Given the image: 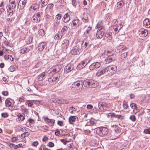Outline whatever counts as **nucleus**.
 Masks as SVG:
<instances>
[{
	"label": "nucleus",
	"mask_w": 150,
	"mask_h": 150,
	"mask_svg": "<svg viewBox=\"0 0 150 150\" xmlns=\"http://www.w3.org/2000/svg\"><path fill=\"white\" fill-rule=\"evenodd\" d=\"M111 34L110 33H106L104 37V39L108 42H110L112 39V36L111 35Z\"/></svg>",
	"instance_id": "12"
},
{
	"label": "nucleus",
	"mask_w": 150,
	"mask_h": 150,
	"mask_svg": "<svg viewBox=\"0 0 150 150\" xmlns=\"http://www.w3.org/2000/svg\"><path fill=\"white\" fill-rule=\"evenodd\" d=\"M103 30H98L96 34V37L99 38H101L104 34V32L103 31Z\"/></svg>",
	"instance_id": "8"
},
{
	"label": "nucleus",
	"mask_w": 150,
	"mask_h": 150,
	"mask_svg": "<svg viewBox=\"0 0 150 150\" xmlns=\"http://www.w3.org/2000/svg\"><path fill=\"white\" fill-rule=\"evenodd\" d=\"M115 60V59H113L112 57H108L105 59L104 62L106 64H108Z\"/></svg>",
	"instance_id": "24"
},
{
	"label": "nucleus",
	"mask_w": 150,
	"mask_h": 150,
	"mask_svg": "<svg viewBox=\"0 0 150 150\" xmlns=\"http://www.w3.org/2000/svg\"><path fill=\"white\" fill-rule=\"evenodd\" d=\"M76 109L74 107H73L69 108L66 109V111H69L70 112H73L76 111Z\"/></svg>",
	"instance_id": "34"
},
{
	"label": "nucleus",
	"mask_w": 150,
	"mask_h": 150,
	"mask_svg": "<svg viewBox=\"0 0 150 150\" xmlns=\"http://www.w3.org/2000/svg\"><path fill=\"white\" fill-rule=\"evenodd\" d=\"M30 23L31 21H30V19L29 18H27V19L25 23L27 25H28L30 24Z\"/></svg>",
	"instance_id": "60"
},
{
	"label": "nucleus",
	"mask_w": 150,
	"mask_h": 150,
	"mask_svg": "<svg viewBox=\"0 0 150 150\" xmlns=\"http://www.w3.org/2000/svg\"><path fill=\"white\" fill-rule=\"evenodd\" d=\"M130 107L132 109H133V112H134V109H136L137 108V106L136 104L135 103H131L130 104Z\"/></svg>",
	"instance_id": "51"
},
{
	"label": "nucleus",
	"mask_w": 150,
	"mask_h": 150,
	"mask_svg": "<svg viewBox=\"0 0 150 150\" xmlns=\"http://www.w3.org/2000/svg\"><path fill=\"white\" fill-rule=\"evenodd\" d=\"M70 19L69 14L67 13L64 16L63 18V21L64 23H67L69 21Z\"/></svg>",
	"instance_id": "20"
},
{
	"label": "nucleus",
	"mask_w": 150,
	"mask_h": 150,
	"mask_svg": "<svg viewBox=\"0 0 150 150\" xmlns=\"http://www.w3.org/2000/svg\"><path fill=\"white\" fill-rule=\"evenodd\" d=\"M74 66L71 64H68L64 68L65 73H67L71 71L74 69Z\"/></svg>",
	"instance_id": "3"
},
{
	"label": "nucleus",
	"mask_w": 150,
	"mask_h": 150,
	"mask_svg": "<svg viewBox=\"0 0 150 150\" xmlns=\"http://www.w3.org/2000/svg\"><path fill=\"white\" fill-rule=\"evenodd\" d=\"M84 67H83V65L80 62L77 66V69L78 70H80L82 68Z\"/></svg>",
	"instance_id": "53"
},
{
	"label": "nucleus",
	"mask_w": 150,
	"mask_h": 150,
	"mask_svg": "<svg viewBox=\"0 0 150 150\" xmlns=\"http://www.w3.org/2000/svg\"><path fill=\"white\" fill-rule=\"evenodd\" d=\"M68 146V150H77L76 148L73 146L72 144H69Z\"/></svg>",
	"instance_id": "31"
},
{
	"label": "nucleus",
	"mask_w": 150,
	"mask_h": 150,
	"mask_svg": "<svg viewBox=\"0 0 150 150\" xmlns=\"http://www.w3.org/2000/svg\"><path fill=\"white\" fill-rule=\"evenodd\" d=\"M104 54L105 55H107L108 57H112L113 53L109 51H105L104 52Z\"/></svg>",
	"instance_id": "42"
},
{
	"label": "nucleus",
	"mask_w": 150,
	"mask_h": 150,
	"mask_svg": "<svg viewBox=\"0 0 150 150\" xmlns=\"http://www.w3.org/2000/svg\"><path fill=\"white\" fill-rule=\"evenodd\" d=\"M72 90L75 92L76 91V90L75 88H76V87H77V90L79 89L80 88H82L83 86V83H82V81H78L74 82L72 84Z\"/></svg>",
	"instance_id": "1"
},
{
	"label": "nucleus",
	"mask_w": 150,
	"mask_h": 150,
	"mask_svg": "<svg viewBox=\"0 0 150 150\" xmlns=\"http://www.w3.org/2000/svg\"><path fill=\"white\" fill-rule=\"evenodd\" d=\"M36 18V16H35L34 15L32 18L31 20L33 22H36V23H38L39 22V20H38V19L37 18Z\"/></svg>",
	"instance_id": "44"
},
{
	"label": "nucleus",
	"mask_w": 150,
	"mask_h": 150,
	"mask_svg": "<svg viewBox=\"0 0 150 150\" xmlns=\"http://www.w3.org/2000/svg\"><path fill=\"white\" fill-rule=\"evenodd\" d=\"M139 33V35L142 37H144L146 36L148 34V32L147 30H144L140 31Z\"/></svg>",
	"instance_id": "18"
},
{
	"label": "nucleus",
	"mask_w": 150,
	"mask_h": 150,
	"mask_svg": "<svg viewBox=\"0 0 150 150\" xmlns=\"http://www.w3.org/2000/svg\"><path fill=\"white\" fill-rule=\"evenodd\" d=\"M124 4L123 1H119L117 3V7L118 8H121L123 6Z\"/></svg>",
	"instance_id": "35"
},
{
	"label": "nucleus",
	"mask_w": 150,
	"mask_h": 150,
	"mask_svg": "<svg viewBox=\"0 0 150 150\" xmlns=\"http://www.w3.org/2000/svg\"><path fill=\"white\" fill-rule=\"evenodd\" d=\"M143 24L145 27L147 28L150 27V22L148 18H146L143 21Z\"/></svg>",
	"instance_id": "21"
},
{
	"label": "nucleus",
	"mask_w": 150,
	"mask_h": 150,
	"mask_svg": "<svg viewBox=\"0 0 150 150\" xmlns=\"http://www.w3.org/2000/svg\"><path fill=\"white\" fill-rule=\"evenodd\" d=\"M18 116V119L19 120L22 121L25 119V117L22 115L20 113H19L17 115Z\"/></svg>",
	"instance_id": "41"
},
{
	"label": "nucleus",
	"mask_w": 150,
	"mask_h": 150,
	"mask_svg": "<svg viewBox=\"0 0 150 150\" xmlns=\"http://www.w3.org/2000/svg\"><path fill=\"white\" fill-rule=\"evenodd\" d=\"M26 3L27 0H20L19 1V3L20 4L21 8L23 9Z\"/></svg>",
	"instance_id": "17"
},
{
	"label": "nucleus",
	"mask_w": 150,
	"mask_h": 150,
	"mask_svg": "<svg viewBox=\"0 0 150 150\" xmlns=\"http://www.w3.org/2000/svg\"><path fill=\"white\" fill-rule=\"evenodd\" d=\"M32 49V48L31 47H28L27 48H25L26 53L28 52L29 51L31 50Z\"/></svg>",
	"instance_id": "57"
},
{
	"label": "nucleus",
	"mask_w": 150,
	"mask_h": 150,
	"mask_svg": "<svg viewBox=\"0 0 150 150\" xmlns=\"http://www.w3.org/2000/svg\"><path fill=\"white\" fill-rule=\"evenodd\" d=\"M52 100L53 102L55 103H60V99H53Z\"/></svg>",
	"instance_id": "50"
},
{
	"label": "nucleus",
	"mask_w": 150,
	"mask_h": 150,
	"mask_svg": "<svg viewBox=\"0 0 150 150\" xmlns=\"http://www.w3.org/2000/svg\"><path fill=\"white\" fill-rule=\"evenodd\" d=\"M108 117L111 118H117L118 119H122L124 116L120 115H116L115 113H108Z\"/></svg>",
	"instance_id": "6"
},
{
	"label": "nucleus",
	"mask_w": 150,
	"mask_h": 150,
	"mask_svg": "<svg viewBox=\"0 0 150 150\" xmlns=\"http://www.w3.org/2000/svg\"><path fill=\"white\" fill-rule=\"evenodd\" d=\"M144 133L146 134H150V128L144 130Z\"/></svg>",
	"instance_id": "58"
},
{
	"label": "nucleus",
	"mask_w": 150,
	"mask_h": 150,
	"mask_svg": "<svg viewBox=\"0 0 150 150\" xmlns=\"http://www.w3.org/2000/svg\"><path fill=\"white\" fill-rule=\"evenodd\" d=\"M124 82L123 81H118L117 82L115 83V84L117 87H119L120 86H122L124 84Z\"/></svg>",
	"instance_id": "36"
},
{
	"label": "nucleus",
	"mask_w": 150,
	"mask_h": 150,
	"mask_svg": "<svg viewBox=\"0 0 150 150\" xmlns=\"http://www.w3.org/2000/svg\"><path fill=\"white\" fill-rule=\"evenodd\" d=\"M22 145V144H19L17 145H15V146L14 147V149H17L20 147H23Z\"/></svg>",
	"instance_id": "61"
},
{
	"label": "nucleus",
	"mask_w": 150,
	"mask_h": 150,
	"mask_svg": "<svg viewBox=\"0 0 150 150\" xmlns=\"http://www.w3.org/2000/svg\"><path fill=\"white\" fill-rule=\"evenodd\" d=\"M68 28L67 26H64L62 28L61 30V33L64 35L66 33L67 31Z\"/></svg>",
	"instance_id": "38"
},
{
	"label": "nucleus",
	"mask_w": 150,
	"mask_h": 150,
	"mask_svg": "<svg viewBox=\"0 0 150 150\" xmlns=\"http://www.w3.org/2000/svg\"><path fill=\"white\" fill-rule=\"evenodd\" d=\"M110 68V66H109L105 68V71H106V75H107L110 74L112 73V71L111 70V69Z\"/></svg>",
	"instance_id": "30"
},
{
	"label": "nucleus",
	"mask_w": 150,
	"mask_h": 150,
	"mask_svg": "<svg viewBox=\"0 0 150 150\" xmlns=\"http://www.w3.org/2000/svg\"><path fill=\"white\" fill-rule=\"evenodd\" d=\"M78 117L75 116H71L69 119V123L73 124V122H75L76 120H78Z\"/></svg>",
	"instance_id": "14"
},
{
	"label": "nucleus",
	"mask_w": 150,
	"mask_h": 150,
	"mask_svg": "<svg viewBox=\"0 0 150 150\" xmlns=\"http://www.w3.org/2000/svg\"><path fill=\"white\" fill-rule=\"evenodd\" d=\"M7 58L10 59L11 61H13V58L11 55H8L7 56Z\"/></svg>",
	"instance_id": "64"
},
{
	"label": "nucleus",
	"mask_w": 150,
	"mask_h": 150,
	"mask_svg": "<svg viewBox=\"0 0 150 150\" xmlns=\"http://www.w3.org/2000/svg\"><path fill=\"white\" fill-rule=\"evenodd\" d=\"M91 61V59H86L84 60L81 62L83 65V67H84L86 66Z\"/></svg>",
	"instance_id": "23"
},
{
	"label": "nucleus",
	"mask_w": 150,
	"mask_h": 150,
	"mask_svg": "<svg viewBox=\"0 0 150 150\" xmlns=\"http://www.w3.org/2000/svg\"><path fill=\"white\" fill-rule=\"evenodd\" d=\"M45 122H47L50 126H53L54 125V120L53 119H49L47 117H44Z\"/></svg>",
	"instance_id": "10"
},
{
	"label": "nucleus",
	"mask_w": 150,
	"mask_h": 150,
	"mask_svg": "<svg viewBox=\"0 0 150 150\" xmlns=\"http://www.w3.org/2000/svg\"><path fill=\"white\" fill-rule=\"evenodd\" d=\"M49 0H41L39 2L41 7H44L48 3Z\"/></svg>",
	"instance_id": "22"
},
{
	"label": "nucleus",
	"mask_w": 150,
	"mask_h": 150,
	"mask_svg": "<svg viewBox=\"0 0 150 150\" xmlns=\"http://www.w3.org/2000/svg\"><path fill=\"white\" fill-rule=\"evenodd\" d=\"M79 21L78 19H74L72 21V23H71V25L72 28L75 29L76 28L79 26Z\"/></svg>",
	"instance_id": "5"
},
{
	"label": "nucleus",
	"mask_w": 150,
	"mask_h": 150,
	"mask_svg": "<svg viewBox=\"0 0 150 150\" xmlns=\"http://www.w3.org/2000/svg\"><path fill=\"white\" fill-rule=\"evenodd\" d=\"M69 103V101L67 100L63 99H60V104H67Z\"/></svg>",
	"instance_id": "40"
},
{
	"label": "nucleus",
	"mask_w": 150,
	"mask_h": 150,
	"mask_svg": "<svg viewBox=\"0 0 150 150\" xmlns=\"http://www.w3.org/2000/svg\"><path fill=\"white\" fill-rule=\"evenodd\" d=\"M91 45L90 40H88V39L86 40L83 42L82 44V46L83 47H84L85 48L87 47H89Z\"/></svg>",
	"instance_id": "11"
},
{
	"label": "nucleus",
	"mask_w": 150,
	"mask_h": 150,
	"mask_svg": "<svg viewBox=\"0 0 150 150\" xmlns=\"http://www.w3.org/2000/svg\"><path fill=\"white\" fill-rule=\"evenodd\" d=\"M71 52L72 55H74L79 54V52L77 47L75 46L74 47L71 51Z\"/></svg>",
	"instance_id": "13"
},
{
	"label": "nucleus",
	"mask_w": 150,
	"mask_h": 150,
	"mask_svg": "<svg viewBox=\"0 0 150 150\" xmlns=\"http://www.w3.org/2000/svg\"><path fill=\"white\" fill-rule=\"evenodd\" d=\"M53 6V4H48L45 10L46 12L47 13L49 12L51 9L52 8Z\"/></svg>",
	"instance_id": "27"
},
{
	"label": "nucleus",
	"mask_w": 150,
	"mask_h": 150,
	"mask_svg": "<svg viewBox=\"0 0 150 150\" xmlns=\"http://www.w3.org/2000/svg\"><path fill=\"white\" fill-rule=\"evenodd\" d=\"M62 133H63L62 135H67L68 134V132H67V129L64 130L62 131Z\"/></svg>",
	"instance_id": "56"
},
{
	"label": "nucleus",
	"mask_w": 150,
	"mask_h": 150,
	"mask_svg": "<svg viewBox=\"0 0 150 150\" xmlns=\"http://www.w3.org/2000/svg\"><path fill=\"white\" fill-rule=\"evenodd\" d=\"M117 23L118 22L117 21V19H115L113 20L112 23V25L113 26L117 24Z\"/></svg>",
	"instance_id": "59"
},
{
	"label": "nucleus",
	"mask_w": 150,
	"mask_h": 150,
	"mask_svg": "<svg viewBox=\"0 0 150 150\" xmlns=\"http://www.w3.org/2000/svg\"><path fill=\"white\" fill-rule=\"evenodd\" d=\"M91 87L95 88L98 85V83L96 81L93 80H90Z\"/></svg>",
	"instance_id": "25"
},
{
	"label": "nucleus",
	"mask_w": 150,
	"mask_h": 150,
	"mask_svg": "<svg viewBox=\"0 0 150 150\" xmlns=\"http://www.w3.org/2000/svg\"><path fill=\"white\" fill-rule=\"evenodd\" d=\"M110 68L112 71V73H115L116 72L117 70V67L115 65H112L110 66Z\"/></svg>",
	"instance_id": "37"
},
{
	"label": "nucleus",
	"mask_w": 150,
	"mask_h": 150,
	"mask_svg": "<svg viewBox=\"0 0 150 150\" xmlns=\"http://www.w3.org/2000/svg\"><path fill=\"white\" fill-rule=\"evenodd\" d=\"M105 73V74H106L105 68L102 69H99L96 73V75L97 76L99 77Z\"/></svg>",
	"instance_id": "15"
},
{
	"label": "nucleus",
	"mask_w": 150,
	"mask_h": 150,
	"mask_svg": "<svg viewBox=\"0 0 150 150\" xmlns=\"http://www.w3.org/2000/svg\"><path fill=\"white\" fill-rule=\"evenodd\" d=\"M39 7V5L36 4H33L30 7V10H36L38 9Z\"/></svg>",
	"instance_id": "26"
},
{
	"label": "nucleus",
	"mask_w": 150,
	"mask_h": 150,
	"mask_svg": "<svg viewBox=\"0 0 150 150\" xmlns=\"http://www.w3.org/2000/svg\"><path fill=\"white\" fill-rule=\"evenodd\" d=\"M46 42H42L40 43L39 45V49L40 51H42L45 47V45H46Z\"/></svg>",
	"instance_id": "28"
},
{
	"label": "nucleus",
	"mask_w": 150,
	"mask_h": 150,
	"mask_svg": "<svg viewBox=\"0 0 150 150\" xmlns=\"http://www.w3.org/2000/svg\"><path fill=\"white\" fill-rule=\"evenodd\" d=\"M29 133L28 132H26L24 133L21 135V138H24L25 137H28L29 135Z\"/></svg>",
	"instance_id": "48"
},
{
	"label": "nucleus",
	"mask_w": 150,
	"mask_h": 150,
	"mask_svg": "<svg viewBox=\"0 0 150 150\" xmlns=\"http://www.w3.org/2000/svg\"><path fill=\"white\" fill-rule=\"evenodd\" d=\"M45 75V72H43L42 73L39 75L38 76V79L39 81H42L44 79V76Z\"/></svg>",
	"instance_id": "33"
},
{
	"label": "nucleus",
	"mask_w": 150,
	"mask_h": 150,
	"mask_svg": "<svg viewBox=\"0 0 150 150\" xmlns=\"http://www.w3.org/2000/svg\"><path fill=\"white\" fill-rule=\"evenodd\" d=\"M35 101L34 100H28L25 104L26 105L27 103V105L28 106H31L33 104V103Z\"/></svg>",
	"instance_id": "46"
},
{
	"label": "nucleus",
	"mask_w": 150,
	"mask_h": 150,
	"mask_svg": "<svg viewBox=\"0 0 150 150\" xmlns=\"http://www.w3.org/2000/svg\"><path fill=\"white\" fill-rule=\"evenodd\" d=\"M9 7H10V8H12V9H13L15 8L16 5L15 4H9Z\"/></svg>",
	"instance_id": "55"
},
{
	"label": "nucleus",
	"mask_w": 150,
	"mask_h": 150,
	"mask_svg": "<svg viewBox=\"0 0 150 150\" xmlns=\"http://www.w3.org/2000/svg\"><path fill=\"white\" fill-rule=\"evenodd\" d=\"M127 56V53H124L122 54L120 57V58L122 59H123L124 58Z\"/></svg>",
	"instance_id": "47"
},
{
	"label": "nucleus",
	"mask_w": 150,
	"mask_h": 150,
	"mask_svg": "<svg viewBox=\"0 0 150 150\" xmlns=\"http://www.w3.org/2000/svg\"><path fill=\"white\" fill-rule=\"evenodd\" d=\"M16 66L15 65H12L10 66L8 68L9 70L12 72L16 70Z\"/></svg>",
	"instance_id": "43"
},
{
	"label": "nucleus",
	"mask_w": 150,
	"mask_h": 150,
	"mask_svg": "<svg viewBox=\"0 0 150 150\" xmlns=\"http://www.w3.org/2000/svg\"><path fill=\"white\" fill-rule=\"evenodd\" d=\"M62 17L61 14H58L56 15L55 16V19L57 21L60 20Z\"/></svg>",
	"instance_id": "52"
},
{
	"label": "nucleus",
	"mask_w": 150,
	"mask_h": 150,
	"mask_svg": "<svg viewBox=\"0 0 150 150\" xmlns=\"http://www.w3.org/2000/svg\"><path fill=\"white\" fill-rule=\"evenodd\" d=\"M58 67V66H56V68L55 69H54L52 71V74H53L54 73H56L57 72H58L59 70V69H57V68Z\"/></svg>",
	"instance_id": "54"
},
{
	"label": "nucleus",
	"mask_w": 150,
	"mask_h": 150,
	"mask_svg": "<svg viewBox=\"0 0 150 150\" xmlns=\"http://www.w3.org/2000/svg\"><path fill=\"white\" fill-rule=\"evenodd\" d=\"M108 129L104 127L98 129L96 130L97 133L102 137L108 134Z\"/></svg>",
	"instance_id": "2"
},
{
	"label": "nucleus",
	"mask_w": 150,
	"mask_h": 150,
	"mask_svg": "<svg viewBox=\"0 0 150 150\" xmlns=\"http://www.w3.org/2000/svg\"><path fill=\"white\" fill-rule=\"evenodd\" d=\"M83 85L87 88L91 87L90 80H86L84 81H82Z\"/></svg>",
	"instance_id": "16"
},
{
	"label": "nucleus",
	"mask_w": 150,
	"mask_h": 150,
	"mask_svg": "<svg viewBox=\"0 0 150 150\" xmlns=\"http://www.w3.org/2000/svg\"><path fill=\"white\" fill-rule=\"evenodd\" d=\"M91 30V27H88L86 31L84 32V34L86 35V34H89Z\"/></svg>",
	"instance_id": "49"
},
{
	"label": "nucleus",
	"mask_w": 150,
	"mask_h": 150,
	"mask_svg": "<svg viewBox=\"0 0 150 150\" xmlns=\"http://www.w3.org/2000/svg\"><path fill=\"white\" fill-rule=\"evenodd\" d=\"M5 104L6 106L9 107L11 105V103L9 100L7 99L5 101Z\"/></svg>",
	"instance_id": "45"
},
{
	"label": "nucleus",
	"mask_w": 150,
	"mask_h": 150,
	"mask_svg": "<svg viewBox=\"0 0 150 150\" xmlns=\"http://www.w3.org/2000/svg\"><path fill=\"white\" fill-rule=\"evenodd\" d=\"M63 35V34H62L61 33H58L55 35L54 38L56 40H59L62 38Z\"/></svg>",
	"instance_id": "29"
},
{
	"label": "nucleus",
	"mask_w": 150,
	"mask_h": 150,
	"mask_svg": "<svg viewBox=\"0 0 150 150\" xmlns=\"http://www.w3.org/2000/svg\"><path fill=\"white\" fill-rule=\"evenodd\" d=\"M83 5L85 6L87 5V4L89 5H90V2L89 0H83ZM89 8V6L88 5L86 7V9H87Z\"/></svg>",
	"instance_id": "32"
},
{
	"label": "nucleus",
	"mask_w": 150,
	"mask_h": 150,
	"mask_svg": "<svg viewBox=\"0 0 150 150\" xmlns=\"http://www.w3.org/2000/svg\"><path fill=\"white\" fill-rule=\"evenodd\" d=\"M96 28L98 30H104L103 29V27L102 24V21H100L98 22L96 26Z\"/></svg>",
	"instance_id": "19"
},
{
	"label": "nucleus",
	"mask_w": 150,
	"mask_h": 150,
	"mask_svg": "<svg viewBox=\"0 0 150 150\" xmlns=\"http://www.w3.org/2000/svg\"><path fill=\"white\" fill-rule=\"evenodd\" d=\"M69 45V40H64L62 42L61 46L63 48L66 49L68 48Z\"/></svg>",
	"instance_id": "7"
},
{
	"label": "nucleus",
	"mask_w": 150,
	"mask_h": 150,
	"mask_svg": "<svg viewBox=\"0 0 150 150\" xmlns=\"http://www.w3.org/2000/svg\"><path fill=\"white\" fill-rule=\"evenodd\" d=\"M100 66V63L98 62H94L89 67V69L91 70H93L95 68H99Z\"/></svg>",
	"instance_id": "4"
},
{
	"label": "nucleus",
	"mask_w": 150,
	"mask_h": 150,
	"mask_svg": "<svg viewBox=\"0 0 150 150\" xmlns=\"http://www.w3.org/2000/svg\"><path fill=\"white\" fill-rule=\"evenodd\" d=\"M130 118L133 121H135L136 120L135 116L133 115L131 116L130 117Z\"/></svg>",
	"instance_id": "62"
},
{
	"label": "nucleus",
	"mask_w": 150,
	"mask_h": 150,
	"mask_svg": "<svg viewBox=\"0 0 150 150\" xmlns=\"http://www.w3.org/2000/svg\"><path fill=\"white\" fill-rule=\"evenodd\" d=\"M42 13H37L35 14V15L36 16V18L38 19V20H39V22L40 20V18H41V16L42 15Z\"/></svg>",
	"instance_id": "39"
},
{
	"label": "nucleus",
	"mask_w": 150,
	"mask_h": 150,
	"mask_svg": "<svg viewBox=\"0 0 150 150\" xmlns=\"http://www.w3.org/2000/svg\"><path fill=\"white\" fill-rule=\"evenodd\" d=\"M59 78L57 76L54 74L52 76L48 79V81L50 82H54L58 80Z\"/></svg>",
	"instance_id": "9"
},
{
	"label": "nucleus",
	"mask_w": 150,
	"mask_h": 150,
	"mask_svg": "<svg viewBox=\"0 0 150 150\" xmlns=\"http://www.w3.org/2000/svg\"><path fill=\"white\" fill-rule=\"evenodd\" d=\"M4 9L3 8H0V17L2 16V14L4 11Z\"/></svg>",
	"instance_id": "63"
}]
</instances>
